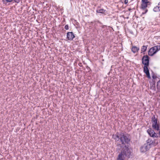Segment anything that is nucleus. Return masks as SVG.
<instances>
[{"label": "nucleus", "instance_id": "f257e3e1", "mask_svg": "<svg viewBox=\"0 0 160 160\" xmlns=\"http://www.w3.org/2000/svg\"><path fill=\"white\" fill-rule=\"evenodd\" d=\"M149 58L148 55L144 56L142 58V63L144 65L143 71L148 78H151L148 66L149 64Z\"/></svg>", "mask_w": 160, "mask_h": 160}, {"label": "nucleus", "instance_id": "f03ea898", "mask_svg": "<svg viewBox=\"0 0 160 160\" xmlns=\"http://www.w3.org/2000/svg\"><path fill=\"white\" fill-rule=\"evenodd\" d=\"M115 139L116 140L118 141L120 140L121 143L122 144H128L130 142V138L128 135H125L123 133L120 134H116Z\"/></svg>", "mask_w": 160, "mask_h": 160}, {"label": "nucleus", "instance_id": "7ed1b4c3", "mask_svg": "<svg viewBox=\"0 0 160 160\" xmlns=\"http://www.w3.org/2000/svg\"><path fill=\"white\" fill-rule=\"evenodd\" d=\"M131 154V150L128 147L125 146L119 154L117 160H124V157L129 158Z\"/></svg>", "mask_w": 160, "mask_h": 160}, {"label": "nucleus", "instance_id": "20e7f679", "mask_svg": "<svg viewBox=\"0 0 160 160\" xmlns=\"http://www.w3.org/2000/svg\"><path fill=\"white\" fill-rule=\"evenodd\" d=\"M160 49V46H157L151 48L148 52L149 56H152Z\"/></svg>", "mask_w": 160, "mask_h": 160}, {"label": "nucleus", "instance_id": "39448f33", "mask_svg": "<svg viewBox=\"0 0 160 160\" xmlns=\"http://www.w3.org/2000/svg\"><path fill=\"white\" fill-rule=\"evenodd\" d=\"M152 127L155 130L158 131L159 130V125L158 124L157 120L155 116H153L152 117Z\"/></svg>", "mask_w": 160, "mask_h": 160}, {"label": "nucleus", "instance_id": "423d86ee", "mask_svg": "<svg viewBox=\"0 0 160 160\" xmlns=\"http://www.w3.org/2000/svg\"><path fill=\"white\" fill-rule=\"evenodd\" d=\"M147 132L148 134L152 137L157 138L158 137V134L155 133L154 130H152V128L148 129Z\"/></svg>", "mask_w": 160, "mask_h": 160}, {"label": "nucleus", "instance_id": "0eeeda50", "mask_svg": "<svg viewBox=\"0 0 160 160\" xmlns=\"http://www.w3.org/2000/svg\"><path fill=\"white\" fill-rule=\"evenodd\" d=\"M150 148V147L146 143L141 147L140 150L142 152H144L148 150Z\"/></svg>", "mask_w": 160, "mask_h": 160}, {"label": "nucleus", "instance_id": "6e6552de", "mask_svg": "<svg viewBox=\"0 0 160 160\" xmlns=\"http://www.w3.org/2000/svg\"><path fill=\"white\" fill-rule=\"evenodd\" d=\"M155 141V140H152L151 138H148L146 141V143L151 147L152 146H155L157 145V143H156Z\"/></svg>", "mask_w": 160, "mask_h": 160}, {"label": "nucleus", "instance_id": "1a4fd4ad", "mask_svg": "<svg viewBox=\"0 0 160 160\" xmlns=\"http://www.w3.org/2000/svg\"><path fill=\"white\" fill-rule=\"evenodd\" d=\"M142 3L141 5V8L142 10H144L147 7L148 3L150 2L148 0H142Z\"/></svg>", "mask_w": 160, "mask_h": 160}, {"label": "nucleus", "instance_id": "9d476101", "mask_svg": "<svg viewBox=\"0 0 160 160\" xmlns=\"http://www.w3.org/2000/svg\"><path fill=\"white\" fill-rule=\"evenodd\" d=\"M75 38V36L72 32H68L67 34V38L68 40H72Z\"/></svg>", "mask_w": 160, "mask_h": 160}, {"label": "nucleus", "instance_id": "9b49d317", "mask_svg": "<svg viewBox=\"0 0 160 160\" xmlns=\"http://www.w3.org/2000/svg\"><path fill=\"white\" fill-rule=\"evenodd\" d=\"M160 2L158 3V6L155 7L153 9V11L155 12H158L160 11Z\"/></svg>", "mask_w": 160, "mask_h": 160}, {"label": "nucleus", "instance_id": "f8f14e48", "mask_svg": "<svg viewBox=\"0 0 160 160\" xmlns=\"http://www.w3.org/2000/svg\"><path fill=\"white\" fill-rule=\"evenodd\" d=\"M139 50V48L136 46H133L132 48V51L134 53L137 52Z\"/></svg>", "mask_w": 160, "mask_h": 160}, {"label": "nucleus", "instance_id": "ddd939ff", "mask_svg": "<svg viewBox=\"0 0 160 160\" xmlns=\"http://www.w3.org/2000/svg\"><path fill=\"white\" fill-rule=\"evenodd\" d=\"M150 88L154 91H156L155 84V82H153L151 83Z\"/></svg>", "mask_w": 160, "mask_h": 160}, {"label": "nucleus", "instance_id": "4468645a", "mask_svg": "<svg viewBox=\"0 0 160 160\" xmlns=\"http://www.w3.org/2000/svg\"><path fill=\"white\" fill-rule=\"evenodd\" d=\"M105 10H104L103 9H99L97 10V12L98 13H104L105 12Z\"/></svg>", "mask_w": 160, "mask_h": 160}, {"label": "nucleus", "instance_id": "2eb2a0df", "mask_svg": "<svg viewBox=\"0 0 160 160\" xmlns=\"http://www.w3.org/2000/svg\"><path fill=\"white\" fill-rule=\"evenodd\" d=\"M147 49V46H143L141 48V51L142 52H145Z\"/></svg>", "mask_w": 160, "mask_h": 160}, {"label": "nucleus", "instance_id": "dca6fc26", "mask_svg": "<svg viewBox=\"0 0 160 160\" xmlns=\"http://www.w3.org/2000/svg\"><path fill=\"white\" fill-rule=\"evenodd\" d=\"M157 87L158 89H160V80L158 81L157 83Z\"/></svg>", "mask_w": 160, "mask_h": 160}, {"label": "nucleus", "instance_id": "f3484780", "mask_svg": "<svg viewBox=\"0 0 160 160\" xmlns=\"http://www.w3.org/2000/svg\"><path fill=\"white\" fill-rule=\"evenodd\" d=\"M64 28L66 30H68L69 29V26L68 25H66L64 27Z\"/></svg>", "mask_w": 160, "mask_h": 160}, {"label": "nucleus", "instance_id": "a211bd4d", "mask_svg": "<svg viewBox=\"0 0 160 160\" xmlns=\"http://www.w3.org/2000/svg\"><path fill=\"white\" fill-rule=\"evenodd\" d=\"M128 2V0H125L124 1V4H127Z\"/></svg>", "mask_w": 160, "mask_h": 160}, {"label": "nucleus", "instance_id": "6ab92c4d", "mask_svg": "<svg viewBox=\"0 0 160 160\" xmlns=\"http://www.w3.org/2000/svg\"><path fill=\"white\" fill-rule=\"evenodd\" d=\"M13 1L15 2H17V3H18L20 2L19 0H14Z\"/></svg>", "mask_w": 160, "mask_h": 160}, {"label": "nucleus", "instance_id": "aec40b11", "mask_svg": "<svg viewBox=\"0 0 160 160\" xmlns=\"http://www.w3.org/2000/svg\"><path fill=\"white\" fill-rule=\"evenodd\" d=\"M148 10L147 9H146L145 10V12H142V14H144L146 13L147 12Z\"/></svg>", "mask_w": 160, "mask_h": 160}, {"label": "nucleus", "instance_id": "412c9836", "mask_svg": "<svg viewBox=\"0 0 160 160\" xmlns=\"http://www.w3.org/2000/svg\"><path fill=\"white\" fill-rule=\"evenodd\" d=\"M152 78L153 79H155L157 78V77L156 76H155L154 75H153L152 76Z\"/></svg>", "mask_w": 160, "mask_h": 160}, {"label": "nucleus", "instance_id": "4be33fe9", "mask_svg": "<svg viewBox=\"0 0 160 160\" xmlns=\"http://www.w3.org/2000/svg\"><path fill=\"white\" fill-rule=\"evenodd\" d=\"M158 137L160 138V129L159 130V133H158Z\"/></svg>", "mask_w": 160, "mask_h": 160}]
</instances>
